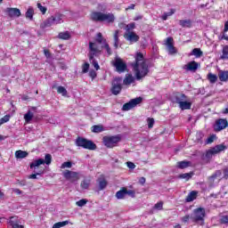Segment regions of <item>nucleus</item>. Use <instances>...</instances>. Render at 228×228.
I'll return each instance as SVG.
<instances>
[{"mask_svg":"<svg viewBox=\"0 0 228 228\" xmlns=\"http://www.w3.org/2000/svg\"><path fill=\"white\" fill-rule=\"evenodd\" d=\"M131 67L134 72L135 79L137 81H142L144 77L149 76V64L143 56V53L137 52L134 56V61L131 63Z\"/></svg>","mask_w":228,"mask_h":228,"instance_id":"nucleus-1","label":"nucleus"},{"mask_svg":"<svg viewBox=\"0 0 228 228\" xmlns=\"http://www.w3.org/2000/svg\"><path fill=\"white\" fill-rule=\"evenodd\" d=\"M102 53V50L101 46L97 45L96 43H89V53L87 54L89 58L90 63L93 65V67L95 69V70H100L101 66H99V62L95 58L101 56Z\"/></svg>","mask_w":228,"mask_h":228,"instance_id":"nucleus-2","label":"nucleus"},{"mask_svg":"<svg viewBox=\"0 0 228 228\" xmlns=\"http://www.w3.org/2000/svg\"><path fill=\"white\" fill-rule=\"evenodd\" d=\"M224 151H227V146H225V144H217L213 148L208 150L206 153L202 156L201 165L210 163L215 154H219V152H224Z\"/></svg>","mask_w":228,"mask_h":228,"instance_id":"nucleus-3","label":"nucleus"},{"mask_svg":"<svg viewBox=\"0 0 228 228\" xmlns=\"http://www.w3.org/2000/svg\"><path fill=\"white\" fill-rule=\"evenodd\" d=\"M91 20L93 22H106L111 23L115 22V15L113 13H102L101 12H93L90 15Z\"/></svg>","mask_w":228,"mask_h":228,"instance_id":"nucleus-4","label":"nucleus"},{"mask_svg":"<svg viewBox=\"0 0 228 228\" xmlns=\"http://www.w3.org/2000/svg\"><path fill=\"white\" fill-rule=\"evenodd\" d=\"M77 147H82V149H86L87 151H95L97 149V144L92 140L78 136L75 142Z\"/></svg>","mask_w":228,"mask_h":228,"instance_id":"nucleus-5","label":"nucleus"},{"mask_svg":"<svg viewBox=\"0 0 228 228\" xmlns=\"http://www.w3.org/2000/svg\"><path fill=\"white\" fill-rule=\"evenodd\" d=\"M102 142L107 149H113V147H117V145H118L119 142H122V136L118 134L103 136Z\"/></svg>","mask_w":228,"mask_h":228,"instance_id":"nucleus-6","label":"nucleus"},{"mask_svg":"<svg viewBox=\"0 0 228 228\" xmlns=\"http://www.w3.org/2000/svg\"><path fill=\"white\" fill-rule=\"evenodd\" d=\"M53 163V156L49 153H46L44 159H38L30 163V168H37L40 165H51Z\"/></svg>","mask_w":228,"mask_h":228,"instance_id":"nucleus-7","label":"nucleus"},{"mask_svg":"<svg viewBox=\"0 0 228 228\" xmlns=\"http://www.w3.org/2000/svg\"><path fill=\"white\" fill-rule=\"evenodd\" d=\"M112 87L110 89L113 95H118L122 92V77H118L112 80Z\"/></svg>","mask_w":228,"mask_h":228,"instance_id":"nucleus-8","label":"nucleus"},{"mask_svg":"<svg viewBox=\"0 0 228 228\" xmlns=\"http://www.w3.org/2000/svg\"><path fill=\"white\" fill-rule=\"evenodd\" d=\"M143 98L137 97L134 99L130 100L128 102L125 103L122 107L123 111H129V110H133V108H136L138 104H142Z\"/></svg>","mask_w":228,"mask_h":228,"instance_id":"nucleus-9","label":"nucleus"},{"mask_svg":"<svg viewBox=\"0 0 228 228\" xmlns=\"http://www.w3.org/2000/svg\"><path fill=\"white\" fill-rule=\"evenodd\" d=\"M143 98L137 97L134 99L130 100L128 102L125 103L122 107L123 111H129V110H133V108H136L138 104H142Z\"/></svg>","mask_w":228,"mask_h":228,"instance_id":"nucleus-10","label":"nucleus"},{"mask_svg":"<svg viewBox=\"0 0 228 228\" xmlns=\"http://www.w3.org/2000/svg\"><path fill=\"white\" fill-rule=\"evenodd\" d=\"M228 126V121L225 118H218L216 120L213 129L215 133H220Z\"/></svg>","mask_w":228,"mask_h":228,"instance_id":"nucleus-11","label":"nucleus"},{"mask_svg":"<svg viewBox=\"0 0 228 228\" xmlns=\"http://www.w3.org/2000/svg\"><path fill=\"white\" fill-rule=\"evenodd\" d=\"M63 177L69 181V183H76V181H79V173L76 171L66 170L63 172Z\"/></svg>","mask_w":228,"mask_h":228,"instance_id":"nucleus-12","label":"nucleus"},{"mask_svg":"<svg viewBox=\"0 0 228 228\" xmlns=\"http://www.w3.org/2000/svg\"><path fill=\"white\" fill-rule=\"evenodd\" d=\"M165 45L169 54H177V48L174 46V37H169L166 39Z\"/></svg>","mask_w":228,"mask_h":228,"instance_id":"nucleus-13","label":"nucleus"},{"mask_svg":"<svg viewBox=\"0 0 228 228\" xmlns=\"http://www.w3.org/2000/svg\"><path fill=\"white\" fill-rule=\"evenodd\" d=\"M114 67H116L118 72H126L127 70V64L120 58L115 60Z\"/></svg>","mask_w":228,"mask_h":228,"instance_id":"nucleus-14","label":"nucleus"},{"mask_svg":"<svg viewBox=\"0 0 228 228\" xmlns=\"http://www.w3.org/2000/svg\"><path fill=\"white\" fill-rule=\"evenodd\" d=\"M199 69V63L195 61H191L183 66V69L187 72H197Z\"/></svg>","mask_w":228,"mask_h":228,"instance_id":"nucleus-15","label":"nucleus"},{"mask_svg":"<svg viewBox=\"0 0 228 228\" xmlns=\"http://www.w3.org/2000/svg\"><path fill=\"white\" fill-rule=\"evenodd\" d=\"M4 12L8 15V17H11V18L20 17L21 15L20 9L19 8L7 7Z\"/></svg>","mask_w":228,"mask_h":228,"instance_id":"nucleus-16","label":"nucleus"},{"mask_svg":"<svg viewBox=\"0 0 228 228\" xmlns=\"http://www.w3.org/2000/svg\"><path fill=\"white\" fill-rule=\"evenodd\" d=\"M124 38H126V40H127L128 42L136 43L140 40V36L136 35V33L132 31V32L126 33L124 35Z\"/></svg>","mask_w":228,"mask_h":228,"instance_id":"nucleus-17","label":"nucleus"},{"mask_svg":"<svg viewBox=\"0 0 228 228\" xmlns=\"http://www.w3.org/2000/svg\"><path fill=\"white\" fill-rule=\"evenodd\" d=\"M191 220L193 224L200 222V207L192 211L191 214Z\"/></svg>","mask_w":228,"mask_h":228,"instance_id":"nucleus-18","label":"nucleus"},{"mask_svg":"<svg viewBox=\"0 0 228 228\" xmlns=\"http://www.w3.org/2000/svg\"><path fill=\"white\" fill-rule=\"evenodd\" d=\"M106 42H107L106 39L102 37V33L99 32L96 35L94 42H91V44H96L98 47H100L101 44L105 45Z\"/></svg>","mask_w":228,"mask_h":228,"instance_id":"nucleus-19","label":"nucleus"},{"mask_svg":"<svg viewBox=\"0 0 228 228\" xmlns=\"http://www.w3.org/2000/svg\"><path fill=\"white\" fill-rule=\"evenodd\" d=\"M55 20L56 18L54 16H51L41 24V28H51V26H53Z\"/></svg>","mask_w":228,"mask_h":228,"instance_id":"nucleus-20","label":"nucleus"},{"mask_svg":"<svg viewBox=\"0 0 228 228\" xmlns=\"http://www.w3.org/2000/svg\"><path fill=\"white\" fill-rule=\"evenodd\" d=\"M199 196V191H191L185 198V202H193Z\"/></svg>","mask_w":228,"mask_h":228,"instance_id":"nucleus-21","label":"nucleus"},{"mask_svg":"<svg viewBox=\"0 0 228 228\" xmlns=\"http://www.w3.org/2000/svg\"><path fill=\"white\" fill-rule=\"evenodd\" d=\"M127 195V188L122 187L119 191L116 192V198L118 200L125 199Z\"/></svg>","mask_w":228,"mask_h":228,"instance_id":"nucleus-22","label":"nucleus"},{"mask_svg":"<svg viewBox=\"0 0 228 228\" xmlns=\"http://www.w3.org/2000/svg\"><path fill=\"white\" fill-rule=\"evenodd\" d=\"M14 154L16 159H24V158H28V156H29L28 151H24L22 150L16 151Z\"/></svg>","mask_w":228,"mask_h":228,"instance_id":"nucleus-23","label":"nucleus"},{"mask_svg":"<svg viewBox=\"0 0 228 228\" xmlns=\"http://www.w3.org/2000/svg\"><path fill=\"white\" fill-rule=\"evenodd\" d=\"M176 167L181 170H184V168H188V167H191V161H188V160L179 161L177 162Z\"/></svg>","mask_w":228,"mask_h":228,"instance_id":"nucleus-24","label":"nucleus"},{"mask_svg":"<svg viewBox=\"0 0 228 228\" xmlns=\"http://www.w3.org/2000/svg\"><path fill=\"white\" fill-rule=\"evenodd\" d=\"M123 85L129 86V85H133L134 83V77L133 75H127L124 79H122Z\"/></svg>","mask_w":228,"mask_h":228,"instance_id":"nucleus-25","label":"nucleus"},{"mask_svg":"<svg viewBox=\"0 0 228 228\" xmlns=\"http://www.w3.org/2000/svg\"><path fill=\"white\" fill-rule=\"evenodd\" d=\"M179 108H180L182 110H191V102H187V101L185 100V101L180 102Z\"/></svg>","mask_w":228,"mask_h":228,"instance_id":"nucleus-26","label":"nucleus"},{"mask_svg":"<svg viewBox=\"0 0 228 228\" xmlns=\"http://www.w3.org/2000/svg\"><path fill=\"white\" fill-rule=\"evenodd\" d=\"M99 183V190H105L106 186H108V181H106V178L100 177L98 179Z\"/></svg>","mask_w":228,"mask_h":228,"instance_id":"nucleus-27","label":"nucleus"},{"mask_svg":"<svg viewBox=\"0 0 228 228\" xmlns=\"http://www.w3.org/2000/svg\"><path fill=\"white\" fill-rule=\"evenodd\" d=\"M188 97L184 94H176L175 95V101L177 104H181V102L186 101Z\"/></svg>","mask_w":228,"mask_h":228,"instance_id":"nucleus-28","label":"nucleus"},{"mask_svg":"<svg viewBox=\"0 0 228 228\" xmlns=\"http://www.w3.org/2000/svg\"><path fill=\"white\" fill-rule=\"evenodd\" d=\"M33 117H35V114L31 110H28L26 114H24V120L26 124H29L31 120H33Z\"/></svg>","mask_w":228,"mask_h":228,"instance_id":"nucleus-29","label":"nucleus"},{"mask_svg":"<svg viewBox=\"0 0 228 228\" xmlns=\"http://www.w3.org/2000/svg\"><path fill=\"white\" fill-rule=\"evenodd\" d=\"M92 133H102L104 126L102 125H94L91 127Z\"/></svg>","mask_w":228,"mask_h":228,"instance_id":"nucleus-30","label":"nucleus"},{"mask_svg":"<svg viewBox=\"0 0 228 228\" xmlns=\"http://www.w3.org/2000/svg\"><path fill=\"white\" fill-rule=\"evenodd\" d=\"M178 177L179 179H184L185 181H189L191 179V177H193V172L180 174Z\"/></svg>","mask_w":228,"mask_h":228,"instance_id":"nucleus-31","label":"nucleus"},{"mask_svg":"<svg viewBox=\"0 0 228 228\" xmlns=\"http://www.w3.org/2000/svg\"><path fill=\"white\" fill-rule=\"evenodd\" d=\"M219 81L225 82L228 80V71H219L218 73Z\"/></svg>","mask_w":228,"mask_h":228,"instance_id":"nucleus-32","label":"nucleus"},{"mask_svg":"<svg viewBox=\"0 0 228 228\" xmlns=\"http://www.w3.org/2000/svg\"><path fill=\"white\" fill-rule=\"evenodd\" d=\"M179 24L182 28H191V20H180Z\"/></svg>","mask_w":228,"mask_h":228,"instance_id":"nucleus-33","label":"nucleus"},{"mask_svg":"<svg viewBox=\"0 0 228 228\" xmlns=\"http://www.w3.org/2000/svg\"><path fill=\"white\" fill-rule=\"evenodd\" d=\"M100 48L102 50L105 49L108 56H111L113 54V52L111 51V47H110V44H108V41L102 46H100Z\"/></svg>","mask_w":228,"mask_h":228,"instance_id":"nucleus-34","label":"nucleus"},{"mask_svg":"<svg viewBox=\"0 0 228 228\" xmlns=\"http://www.w3.org/2000/svg\"><path fill=\"white\" fill-rule=\"evenodd\" d=\"M118 33H119L118 30H115L114 36H113V38H114V47H115V49H118V44H119V42H120V39L118 38Z\"/></svg>","mask_w":228,"mask_h":228,"instance_id":"nucleus-35","label":"nucleus"},{"mask_svg":"<svg viewBox=\"0 0 228 228\" xmlns=\"http://www.w3.org/2000/svg\"><path fill=\"white\" fill-rule=\"evenodd\" d=\"M220 60H228V45H224L222 50Z\"/></svg>","mask_w":228,"mask_h":228,"instance_id":"nucleus-36","label":"nucleus"},{"mask_svg":"<svg viewBox=\"0 0 228 228\" xmlns=\"http://www.w3.org/2000/svg\"><path fill=\"white\" fill-rule=\"evenodd\" d=\"M26 19H29V20H33V15H35V10H33V8L29 7L26 13Z\"/></svg>","mask_w":228,"mask_h":228,"instance_id":"nucleus-37","label":"nucleus"},{"mask_svg":"<svg viewBox=\"0 0 228 228\" xmlns=\"http://www.w3.org/2000/svg\"><path fill=\"white\" fill-rule=\"evenodd\" d=\"M58 37L61 40H69V38H70V33H69V31L60 32Z\"/></svg>","mask_w":228,"mask_h":228,"instance_id":"nucleus-38","label":"nucleus"},{"mask_svg":"<svg viewBox=\"0 0 228 228\" xmlns=\"http://www.w3.org/2000/svg\"><path fill=\"white\" fill-rule=\"evenodd\" d=\"M80 187L82 190H88L90 188V179H84L80 183Z\"/></svg>","mask_w":228,"mask_h":228,"instance_id":"nucleus-39","label":"nucleus"},{"mask_svg":"<svg viewBox=\"0 0 228 228\" xmlns=\"http://www.w3.org/2000/svg\"><path fill=\"white\" fill-rule=\"evenodd\" d=\"M208 79L210 81V83L215 84L216 81H218V77L213 73H208Z\"/></svg>","mask_w":228,"mask_h":228,"instance_id":"nucleus-40","label":"nucleus"},{"mask_svg":"<svg viewBox=\"0 0 228 228\" xmlns=\"http://www.w3.org/2000/svg\"><path fill=\"white\" fill-rule=\"evenodd\" d=\"M57 94H61V95L63 97H67V89L63 86H58L57 87Z\"/></svg>","mask_w":228,"mask_h":228,"instance_id":"nucleus-41","label":"nucleus"},{"mask_svg":"<svg viewBox=\"0 0 228 228\" xmlns=\"http://www.w3.org/2000/svg\"><path fill=\"white\" fill-rule=\"evenodd\" d=\"M219 224H221L222 225H228V216H220Z\"/></svg>","mask_w":228,"mask_h":228,"instance_id":"nucleus-42","label":"nucleus"},{"mask_svg":"<svg viewBox=\"0 0 228 228\" xmlns=\"http://www.w3.org/2000/svg\"><path fill=\"white\" fill-rule=\"evenodd\" d=\"M65 225H69V221H62V222L55 223L53 225V228H61V227H65Z\"/></svg>","mask_w":228,"mask_h":228,"instance_id":"nucleus-43","label":"nucleus"},{"mask_svg":"<svg viewBox=\"0 0 228 228\" xmlns=\"http://www.w3.org/2000/svg\"><path fill=\"white\" fill-rule=\"evenodd\" d=\"M215 140H216V134H212L208 136L205 141V145H210L211 143H213V142H215Z\"/></svg>","mask_w":228,"mask_h":228,"instance_id":"nucleus-44","label":"nucleus"},{"mask_svg":"<svg viewBox=\"0 0 228 228\" xmlns=\"http://www.w3.org/2000/svg\"><path fill=\"white\" fill-rule=\"evenodd\" d=\"M88 204V200L82 199L76 202V206H78V208H83V206H86Z\"/></svg>","mask_w":228,"mask_h":228,"instance_id":"nucleus-45","label":"nucleus"},{"mask_svg":"<svg viewBox=\"0 0 228 228\" xmlns=\"http://www.w3.org/2000/svg\"><path fill=\"white\" fill-rule=\"evenodd\" d=\"M90 70V64L88 62H85L82 65V74H86Z\"/></svg>","mask_w":228,"mask_h":228,"instance_id":"nucleus-46","label":"nucleus"},{"mask_svg":"<svg viewBox=\"0 0 228 228\" xmlns=\"http://www.w3.org/2000/svg\"><path fill=\"white\" fill-rule=\"evenodd\" d=\"M44 174V169H40L37 173L32 174L28 176V179H37V175H42Z\"/></svg>","mask_w":228,"mask_h":228,"instance_id":"nucleus-47","label":"nucleus"},{"mask_svg":"<svg viewBox=\"0 0 228 228\" xmlns=\"http://www.w3.org/2000/svg\"><path fill=\"white\" fill-rule=\"evenodd\" d=\"M191 54L196 56V58H200V48H194Z\"/></svg>","mask_w":228,"mask_h":228,"instance_id":"nucleus-48","label":"nucleus"},{"mask_svg":"<svg viewBox=\"0 0 228 228\" xmlns=\"http://www.w3.org/2000/svg\"><path fill=\"white\" fill-rule=\"evenodd\" d=\"M61 168H72V162L71 161H66L61 164Z\"/></svg>","mask_w":228,"mask_h":228,"instance_id":"nucleus-49","label":"nucleus"},{"mask_svg":"<svg viewBox=\"0 0 228 228\" xmlns=\"http://www.w3.org/2000/svg\"><path fill=\"white\" fill-rule=\"evenodd\" d=\"M37 8L38 10H40V12H42L43 15H45L46 12H47V8L43 6L42 4L37 3Z\"/></svg>","mask_w":228,"mask_h":228,"instance_id":"nucleus-50","label":"nucleus"},{"mask_svg":"<svg viewBox=\"0 0 228 228\" xmlns=\"http://www.w3.org/2000/svg\"><path fill=\"white\" fill-rule=\"evenodd\" d=\"M126 195L134 199L136 197V191L134 190H127L126 189Z\"/></svg>","mask_w":228,"mask_h":228,"instance_id":"nucleus-51","label":"nucleus"},{"mask_svg":"<svg viewBox=\"0 0 228 228\" xmlns=\"http://www.w3.org/2000/svg\"><path fill=\"white\" fill-rule=\"evenodd\" d=\"M6 122H10V115H5L0 119V125L6 124Z\"/></svg>","mask_w":228,"mask_h":228,"instance_id":"nucleus-52","label":"nucleus"},{"mask_svg":"<svg viewBox=\"0 0 228 228\" xmlns=\"http://www.w3.org/2000/svg\"><path fill=\"white\" fill-rule=\"evenodd\" d=\"M154 209H159L161 211L163 209V201H159L154 205Z\"/></svg>","mask_w":228,"mask_h":228,"instance_id":"nucleus-53","label":"nucleus"},{"mask_svg":"<svg viewBox=\"0 0 228 228\" xmlns=\"http://www.w3.org/2000/svg\"><path fill=\"white\" fill-rule=\"evenodd\" d=\"M200 222H201V225L204 223V216H206V209L204 208H200Z\"/></svg>","mask_w":228,"mask_h":228,"instance_id":"nucleus-54","label":"nucleus"},{"mask_svg":"<svg viewBox=\"0 0 228 228\" xmlns=\"http://www.w3.org/2000/svg\"><path fill=\"white\" fill-rule=\"evenodd\" d=\"M222 175V171L217 170L210 176V179H216V177H220Z\"/></svg>","mask_w":228,"mask_h":228,"instance_id":"nucleus-55","label":"nucleus"},{"mask_svg":"<svg viewBox=\"0 0 228 228\" xmlns=\"http://www.w3.org/2000/svg\"><path fill=\"white\" fill-rule=\"evenodd\" d=\"M63 17V14H58L56 17H55V24H61V19Z\"/></svg>","mask_w":228,"mask_h":228,"instance_id":"nucleus-56","label":"nucleus"},{"mask_svg":"<svg viewBox=\"0 0 228 228\" xmlns=\"http://www.w3.org/2000/svg\"><path fill=\"white\" fill-rule=\"evenodd\" d=\"M148 127L149 129H152V127H154V118H148Z\"/></svg>","mask_w":228,"mask_h":228,"instance_id":"nucleus-57","label":"nucleus"},{"mask_svg":"<svg viewBox=\"0 0 228 228\" xmlns=\"http://www.w3.org/2000/svg\"><path fill=\"white\" fill-rule=\"evenodd\" d=\"M12 228H24V225L19 224L17 223H13L12 221L10 222Z\"/></svg>","mask_w":228,"mask_h":228,"instance_id":"nucleus-58","label":"nucleus"},{"mask_svg":"<svg viewBox=\"0 0 228 228\" xmlns=\"http://www.w3.org/2000/svg\"><path fill=\"white\" fill-rule=\"evenodd\" d=\"M89 76L92 79H95V77H97V72L95 70H90L89 71Z\"/></svg>","mask_w":228,"mask_h":228,"instance_id":"nucleus-59","label":"nucleus"},{"mask_svg":"<svg viewBox=\"0 0 228 228\" xmlns=\"http://www.w3.org/2000/svg\"><path fill=\"white\" fill-rule=\"evenodd\" d=\"M126 166L128 168H131L132 170H134V168H136V165H134V163L130 161L126 162Z\"/></svg>","mask_w":228,"mask_h":228,"instance_id":"nucleus-60","label":"nucleus"},{"mask_svg":"<svg viewBox=\"0 0 228 228\" xmlns=\"http://www.w3.org/2000/svg\"><path fill=\"white\" fill-rule=\"evenodd\" d=\"M191 219V216H185L183 217H182V222H183V224H187V222H190Z\"/></svg>","mask_w":228,"mask_h":228,"instance_id":"nucleus-61","label":"nucleus"},{"mask_svg":"<svg viewBox=\"0 0 228 228\" xmlns=\"http://www.w3.org/2000/svg\"><path fill=\"white\" fill-rule=\"evenodd\" d=\"M44 54L46 58H51V52L47 49L44 50Z\"/></svg>","mask_w":228,"mask_h":228,"instance_id":"nucleus-62","label":"nucleus"},{"mask_svg":"<svg viewBox=\"0 0 228 228\" xmlns=\"http://www.w3.org/2000/svg\"><path fill=\"white\" fill-rule=\"evenodd\" d=\"M223 172H224V178L228 179V167H225L224 169H223Z\"/></svg>","mask_w":228,"mask_h":228,"instance_id":"nucleus-63","label":"nucleus"},{"mask_svg":"<svg viewBox=\"0 0 228 228\" xmlns=\"http://www.w3.org/2000/svg\"><path fill=\"white\" fill-rule=\"evenodd\" d=\"M175 13V10L171 9L169 12H166V15H167V17H170V16L174 15Z\"/></svg>","mask_w":228,"mask_h":228,"instance_id":"nucleus-64","label":"nucleus"}]
</instances>
